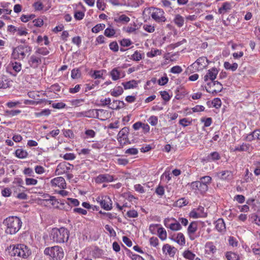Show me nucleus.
I'll list each match as a JSON object with an SVG mask.
<instances>
[{
  "label": "nucleus",
  "mask_w": 260,
  "mask_h": 260,
  "mask_svg": "<svg viewBox=\"0 0 260 260\" xmlns=\"http://www.w3.org/2000/svg\"><path fill=\"white\" fill-rule=\"evenodd\" d=\"M3 223L6 226L5 232L7 234L14 235L17 233L22 226V221L17 216H9L4 220Z\"/></svg>",
  "instance_id": "nucleus-1"
},
{
  "label": "nucleus",
  "mask_w": 260,
  "mask_h": 260,
  "mask_svg": "<svg viewBox=\"0 0 260 260\" xmlns=\"http://www.w3.org/2000/svg\"><path fill=\"white\" fill-rule=\"evenodd\" d=\"M69 235L70 231L67 228L61 227L52 229L50 237L54 242L63 243L68 241Z\"/></svg>",
  "instance_id": "nucleus-2"
},
{
  "label": "nucleus",
  "mask_w": 260,
  "mask_h": 260,
  "mask_svg": "<svg viewBox=\"0 0 260 260\" xmlns=\"http://www.w3.org/2000/svg\"><path fill=\"white\" fill-rule=\"evenodd\" d=\"M8 250L11 256H18L23 258H26L31 253L28 247L23 244L10 245Z\"/></svg>",
  "instance_id": "nucleus-3"
},
{
  "label": "nucleus",
  "mask_w": 260,
  "mask_h": 260,
  "mask_svg": "<svg viewBox=\"0 0 260 260\" xmlns=\"http://www.w3.org/2000/svg\"><path fill=\"white\" fill-rule=\"evenodd\" d=\"M44 253L49 256L53 260H61L64 256L63 250L59 246L46 247L44 249Z\"/></svg>",
  "instance_id": "nucleus-4"
},
{
  "label": "nucleus",
  "mask_w": 260,
  "mask_h": 260,
  "mask_svg": "<svg viewBox=\"0 0 260 260\" xmlns=\"http://www.w3.org/2000/svg\"><path fill=\"white\" fill-rule=\"evenodd\" d=\"M31 51V48L28 45H19L13 49L12 56L15 59L21 60L26 55L30 54Z\"/></svg>",
  "instance_id": "nucleus-5"
},
{
  "label": "nucleus",
  "mask_w": 260,
  "mask_h": 260,
  "mask_svg": "<svg viewBox=\"0 0 260 260\" xmlns=\"http://www.w3.org/2000/svg\"><path fill=\"white\" fill-rule=\"evenodd\" d=\"M150 13L152 19L157 23H161L167 21L165 15V13L161 9L151 8Z\"/></svg>",
  "instance_id": "nucleus-6"
},
{
  "label": "nucleus",
  "mask_w": 260,
  "mask_h": 260,
  "mask_svg": "<svg viewBox=\"0 0 260 260\" xmlns=\"http://www.w3.org/2000/svg\"><path fill=\"white\" fill-rule=\"evenodd\" d=\"M129 131L128 127H124L119 132L117 135V140L120 146L123 147L126 144L128 140Z\"/></svg>",
  "instance_id": "nucleus-7"
},
{
  "label": "nucleus",
  "mask_w": 260,
  "mask_h": 260,
  "mask_svg": "<svg viewBox=\"0 0 260 260\" xmlns=\"http://www.w3.org/2000/svg\"><path fill=\"white\" fill-rule=\"evenodd\" d=\"M96 201L101 207L107 211L110 210L112 208V201L108 196L99 197Z\"/></svg>",
  "instance_id": "nucleus-8"
},
{
  "label": "nucleus",
  "mask_w": 260,
  "mask_h": 260,
  "mask_svg": "<svg viewBox=\"0 0 260 260\" xmlns=\"http://www.w3.org/2000/svg\"><path fill=\"white\" fill-rule=\"evenodd\" d=\"M190 187L192 190L201 193L206 192L208 189V187L204 185L200 180L191 182Z\"/></svg>",
  "instance_id": "nucleus-9"
},
{
  "label": "nucleus",
  "mask_w": 260,
  "mask_h": 260,
  "mask_svg": "<svg viewBox=\"0 0 260 260\" xmlns=\"http://www.w3.org/2000/svg\"><path fill=\"white\" fill-rule=\"evenodd\" d=\"M50 184L52 187H58L60 189L66 188V182L64 179L62 177H57L52 179L50 181Z\"/></svg>",
  "instance_id": "nucleus-10"
},
{
  "label": "nucleus",
  "mask_w": 260,
  "mask_h": 260,
  "mask_svg": "<svg viewBox=\"0 0 260 260\" xmlns=\"http://www.w3.org/2000/svg\"><path fill=\"white\" fill-rule=\"evenodd\" d=\"M218 73V70L215 68H212L209 70L204 77V81L205 82L209 83L208 81L213 82L216 79Z\"/></svg>",
  "instance_id": "nucleus-11"
},
{
  "label": "nucleus",
  "mask_w": 260,
  "mask_h": 260,
  "mask_svg": "<svg viewBox=\"0 0 260 260\" xmlns=\"http://www.w3.org/2000/svg\"><path fill=\"white\" fill-rule=\"evenodd\" d=\"M207 84L210 86V89L209 90L207 89V91L213 94L221 91L222 89V84L217 81L210 82L207 83Z\"/></svg>",
  "instance_id": "nucleus-12"
},
{
  "label": "nucleus",
  "mask_w": 260,
  "mask_h": 260,
  "mask_svg": "<svg viewBox=\"0 0 260 260\" xmlns=\"http://www.w3.org/2000/svg\"><path fill=\"white\" fill-rule=\"evenodd\" d=\"M208 60L206 57L203 56L199 58L192 64V66L196 67V65L198 66L197 70L201 71L206 68L208 65Z\"/></svg>",
  "instance_id": "nucleus-13"
},
{
  "label": "nucleus",
  "mask_w": 260,
  "mask_h": 260,
  "mask_svg": "<svg viewBox=\"0 0 260 260\" xmlns=\"http://www.w3.org/2000/svg\"><path fill=\"white\" fill-rule=\"evenodd\" d=\"M217 177L222 180L231 181L233 179V174L231 171L225 170L218 172L216 174Z\"/></svg>",
  "instance_id": "nucleus-14"
},
{
  "label": "nucleus",
  "mask_w": 260,
  "mask_h": 260,
  "mask_svg": "<svg viewBox=\"0 0 260 260\" xmlns=\"http://www.w3.org/2000/svg\"><path fill=\"white\" fill-rule=\"evenodd\" d=\"M165 225L167 228L170 229L172 231H178L181 230V226L180 224L175 221L174 219H165Z\"/></svg>",
  "instance_id": "nucleus-15"
},
{
  "label": "nucleus",
  "mask_w": 260,
  "mask_h": 260,
  "mask_svg": "<svg viewBox=\"0 0 260 260\" xmlns=\"http://www.w3.org/2000/svg\"><path fill=\"white\" fill-rule=\"evenodd\" d=\"M41 62V57L35 53L32 55L28 60V63L30 67L34 69L37 68Z\"/></svg>",
  "instance_id": "nucleus-16"
},
{
  "label": "nucleus",
  "mask_w": 260,
  "mask_h": 260,
  "mask_svg": "<svg viewBox=\"0 0 260 260\" xmlns=\"http://www.w3.org/2000/svg\"><path fill=\"white\" fill-rule=\"evenodd\" d=\"M253 149V147L249 143H243L241 145L236 146L233 150V151H246L248 153H251Z\"/></svg>",
  "instance_id": "nucleus-17"
},
{
  "label": "nucleus",
  "mask_w": 260,
  "mask_h": 260,
  "mask_svg": "<svg viewBox=\"0 0 260 260\" xmlns=\"http://www.w3.org/2000/svg\"><path fill=\"white\" fill-rule=\"evenodd\" d=\"M114 180L113 176L108 174H100L95 178V182L97 183H102L103 182H111Z\"/></svg>",
  "instance_id": "nucleus-18"
},
{
  "label": "nucleus",
  "mask_w": 260,
  "mask_h": 260,
  "mask_svg": "<svg viewBox=\"0 0 260 260\" xmlns=\"http://www.w3.org/2000/svg\"><path fill=\"white\" fill-rule=\"evenodd\" d=\"M162 250L164 254L168 255L170 257H174L177 251V249L176 248L168 244L164 245Z\"/></svg>",
  "instance_id": "nucleus-19"
},
{
  "label": "nucleus",
  "mask_w": 260,
  "mask_h": 260,
  "mask_svg": "<svg viewBox=\"0 0 260 260\" xmlns=\"http://www.w3.org/2000/svg\"><path fill=\"white\" fill-rule=\"evenodd\" d=\"M70 170V167L68 166L66 162H62L58 164L55 170V174L57 175H60L67 173Z\"/></svg>",
  "instance_id": "nucleus-20"
},
{
  "label": "nucleus",
  "mask_w": 260,
  "mask_h": 260,
  "mask_svg": "<svg viewBox=\"0 0 260 260\" xmlns=\"http://www.w3.org/2000/svg\"><path fill=\"white\" fill-rule=\"evenodd\" d=\"M105 113L106 112L100 110H96L95 109H90L88 111H83V116L88 118H96L98 117L99 114L101 115V113Z\"/></svg>",
  "instance_id": "nucleus-21"
},
{
  "label": "nucleus",
  "mask_w": 260,
  "mask_h": 260,
  "mask_svg": "<svg viewBox=\"0 0 260 260\" xmlns=\"http://www.w3.org/2000/svg\"><path fill=\"white\" fill-rule=\"evenodd\" d=\"M121 74L122 71L119 68H115L110 72V76L113 81H117L124 77V75L121 76Z\"/></svg>",
  "instance_id": "nucleus-22"
},
{
  "label": "nucleus",
  "mask_w": 260,
  "mask_h": 260,
  "mask_svg": "<svg viewBox=\"0 0 260 260\" xmlns=\"http://www.w3.org/2000/svg\"><path fill=\"white\" fill-rule=\"evenodd\" d=\"M114 21L117 23L126 24L130 21V18L125 15L122 14L115 16Z\"/></svg>",
  "instance_id": "nucleus-23"
},
{
  "label": "nucleus",
  "mask_w": 260,
  "mask_h": 260,
  "mask_svg": "<svg viewBox=\"0 0 260 260\" xmlns=\"http://www.w3.org/2000/svg\"><path fill=\"white\" fill-rule=\"evenodd\" d=\"M216 229L220 233H224L225 231V224L222 218H219L215 222Z\"/></svg>",
  "instance_id": "nucleus-24"
},
{
  "label": "nucleus",
  "mask_w": 260,
  "mask_h": 260,
  "mask_svg": "<svg viewBox=\"0 0 260 260\" xmlns=\"http://www.w3.org/2000/svg\"><path fill=\"white\" fill-rule=\"evenodd\" d=\"M11 81L5 76H0V89L7 88L11 85Z\"/></svg>",
  "instance_id": "nucleus-25"
},
{
  "label": "nucleus",
  "mask_w": 260,
  "mask_h": 260,
  "mask_svg": "<svg viewBox=\"0 0 260 260\" xmlns=\"http://www.w3.org/2000/svg\"><path fill=\"white\" fill-rule=\"evenodd\" d=\"M232 9V5L230 3L226 2L222 4V6L218 9V13L220 14H224Z\"/></svg>",
  "instance_id": "nucleus-26"
},
{
  "label": "nucleus",
  "mask_w": 260,
  "mask_h": 260,
  "mask_svg": "<svg viewBox=\"0 0 260 260\" xmlns=\"http://www.w3.org/2000/svg\"><path fill=\"white\" fill-rule=\"evenodd\" d=\"M220 159V156L218 152L215 151L210 153L206 157L205 160L208 162H211Z\"/></svg>",
  "instance_id": "nucleus-27"
},
{
  "label": "nucleus",
  "mask_w": 260,
  "mask_h": 260,
  "mask_svg": "<svg viewBox=\"0 0 260 260\" xmlns=\"http://www.w3.org/2000/svg\"><path fill=\"white\" fill-rule=\"evenodd\" d=\"M121 84L123 86L124 89L127 90L136 87L138 83L136 80H132L127 82H122Z\"/></svg>",
  "instance_id": "nucleus-28"
},
{
  "label": "nucleus",
  "mask_w": 260,
  "mask_h": 260,
  "mask_svg": "<svg viewBox=\"0 0 260 260\" xmlns=\"http://www.w3.org/2000/svg\"><path fill=\"white\" fill-rule=\"evenodd\" d=\"M14 154L16 157L20 159L26 158L28 155L27 152L21 148L16 149Z\"/></svg>",
  "instance_id": "nucleus-29"
},
{
  "label": "nucleus",
  "mask_w": 260,
  "mask_h": 260,
  "mask_svg": "<svg viewBox=\"0 0 260 260\" xmlns=\"http://www.w3.org/2000/svg\"><path fill=\"white\" fill-rule=\"evenodd\" d=\"M46 196L49 198V199H46V202H49V203L51 204L52 205V206H53L55 208H59V202L56 199L55 197L51 196L48 194L44 195V198H46Z\"/></svg>",
  "instance_id": "nucleus-30"
},
{
  "label": "nucleus",
  "mask_w": 260,
  "mask_h": 260,
  "mask_svg": "<svg viewBox=\"0 0 260 260\" xmlns=\"http://www.w3.org/2000/svg\"><path fill=\"white\" fill-rule=\"evenodd\" d=\"M206 251L208 253L214 254L216 252L217 249L213 243L212 242H208L205 244Z\"/></svg>",
  "instance_id": "nucleus-31"
},
{
  "label": "nucleus",
  "mask_w": 260,
  "mask_h": 260,
  "mask_svg": "<svg viewBox=\"0 0 260 260\" xmlns=\"http://www.w3.org/2000/svg\"><path fill=\"white\" fill-rule=\"evenodd\" d=\"M9 69H12L13 70V71L16 73H17L19 72L22 69V66L21 63L14 61V62H11L9 64Z\"/></svg>",
  "instance_id": "nucleus-32"
},
{
  "label": "nucleus",
  "mask_w": 260,
  "mask_h": 260,
  "mask_svg": "<svg viewBox=\"0 0 260 260\" xmlns=\"http://www.w3.org/2000/svg\"><path fill=\"white\" fill-rule=\"evenodd\" d=\"M124 103L123 101L114 100L111 104L110 108L112 109H119L124 107Z\"/></svg>",
  "instance_id": "nucleus-33"
},
{
  "label": "nucleus",
  "mask_w": 260,
  "mask_h": 260,
  "mask_svg": "<svg viewBox=\"0 0 260 260\" xmlns=\"http://www.w3.org/2000/svg\"><path fill=\"white\" fill-rule=\"evenodd\" d=\"M65 202L68 206V208L66 209L67 211L71 209V207H70L71 204L74 206H78L79 205V201L76 199L68 198L67 200Z\"/></svg>",
  "instance_id": "nucleus-34"
},
{
  "label": "nucleus",
  "mask_w": 260,
  "mask_h": 260,
  "mask_svg": "<svg viewBox=\"0 0 260 260\" xmlns=\"http://www.w3.org/2000/svg\"><path fill=\"white\" fill-rule=\"evenodd\" d=\"M225 256L228 260H240L239 255L232 251L226 252Z\"/></svg>",
  "instance_id": "nucleus-35"
},
{
  "label": "nucleus",
  "mask_w": 260,
  "mask_h": 260,
  "mask_svg": "<svg viewBox=\"0 0 260 260\" xmlns=\"http://www.w3.org/2000/svg\"><path fill=\"white\" fill-rule=\"evenodd\" d=\"M174 241L181 246H183L185 244V237L184 235L181 233H179L177 234L176 237L174 239Z\"/></svg>",
  "instance_id": "nucleus-36"
},
{
  "label": "nucleus",
  "mask_w": 260,
  "mask_h": 260,
  "mask_svg": "<svg viewBox=\"0 0 260 260\" xmlns=\"http://www.w3.org/2000/svg\"><path fill=\"white\" fill-rule=\"evenodd\" d=\"M197 230V224L196 222H192L190 223L188 227L187 232L188 234L190 236L191 234H194ZM191 240H193L194 238H192L190 236Z\"/></svg>",
  "instance_id": "nucleus-37"
},
{
  "label": "nucleus",
  "mask_w": 260,
  "mask_h": 260,
  "mask_svg": "<svg viewBox=\"0 0 260 260\" xmlns=\"http://www.w3.org/2000/svg\"><path fill=\"white\" fill-rule=\"evenodd\" d=\"M123 92V90L122 87L119 86L115 87L112 90H111V94L113 96H118L122 94Z\"/></svg>",
  "instance_id": "nucleus-38"
},
{
  "label": "nucleus",
  "mask_w": 260,
  "mask_h": 260,
  "mask_svg": "<svg viewBox=\"0 0 260 260\" xmlns=\"http://www.w3.org/2000/svg\"><path fill=\"white\" fill-rule=\"evenodd\" d=\"M175 23L179 27H182L184 24V18L179 14L175 16L174 19Z\"/></svg>",
  "instance_id": "nucleus-39"
},
{
  "label": "nucleus",
  "mask_w": 260,
  "mask_h": 260,
  "mask_svg": "<svg viewBox=\"0 0 260 260\" xmlns=\"http://www.w3.org/2000/svg\"><path fill=\"white\" fill-rule=\"evenodd\" d=\"M223 66L225 69L231 70L232 71H235L238 67V65L237 63L231 64L228 61L224 62Z\"/></svg>",
  "instance_id": "nucleus-40"
},
{
  "label": "nucleus",
  "mask_w": 260,
  "mask_h": 260,
  "mask_svg": "<svg viewBox=\"0 0 260 260\" xmlns=\"http://www.w3.org/2000/svg\"><path fill=\"white\" fill-rule=\"evenodd\" d=\"M5 113L6 115L10 117H14L17 116L21 113V111L20 110H5Z\"/></svg>",
  "instance_id": "nucleus-41"
},
{
  "label": "nucleus",
  "mask_w": 260,
  "mask_h": 260,
  "mask_svg": "<svg viewBox=\"0 0 260 260\" xmlns=\"http://www.w3.org/2000/svg\"><path fill=\"white\" fill-rule=\"evenodd\" d=\"M44 41V44L45 45H48L49 44V41L48 40V38L47 36H45L43 37L41 36H39L38 37L37 42L40 44L41 45H42L43 44V42Z\"/></svg>",
  "instance_id": "nucleus-42"
},
{
  "label": "nucleus",
  "mask_w": 260,
  "mask_h": 260,
  "mask_svg": "<svg viewBox=\"0 0 260 260\" xmlns=\"http://www.w3.org/2000/svg\"><path fill=\"white\" fill-rule=\"evenodd\" d=\"M144 55L141 54L139 51H136L134 53L131 55L129 58L131 60L138 61L142 59Z\"/></svg>",
  "instance_id": "nucleus-43"
},
{
  "label": "nucleus",
  "mask_w": 260,
  "mask_h": 260,
  "mask_svg": "<svg viewBox=\"0 0 260 260\" xmlns=\"http://www.w3.org/2000/svg\"><path fill=\"white\" fill-rule=\"evenodd\" d=\"M104 34L108 38H112L115 34V30L113 27L110 26L105 30Z\"/></svg>",
  "instance_id": "nucleus-44"
},
{
  "label": "nucleus",
  "mask_w": 260,
  "mask_h": 260,
  "mask_svg": "<svg viewBox=\"0 0 260 260\" xmlns=\"http://www.w3.org/2000/svg\"><path fill=\"white\" fill-rule=\"evenodd\" d=\"M102 254H103L102 250L100 249V248H99L98 247H94L91 252L92 256L95 258L100 257V256H101L102 255Z\"/></svg>",
  "instance_id": "nucleus-45"
},
{
  "label": "nucleus",
  "mask_w": 260,
  "mask_h": 260,
  "mask_svg": "<svg viewBox=\"0 0 260 260\" xmlns=\"http://www.w3.org/2000/svg\"><path fill=\"white\" fill-rule=\"evenodd\" d=\"M157 233L158 236L160 239L164 240L167 238V232L166 230L162 228H159L157 229Z\"/></svg>",
  "instance_id": "nucleus-46"
},
{
  "label": "nucleus",
  "mask_w": 260,
  "mask_h": 260,
  "mask_svg": "<svg viewBox=\"0 0 260 260\" xmlns=\"http://www.w3.org/2000/svg\"><path fill=\"white\" fill-rule=\"evenodd\" d=\"M183 256L186 259L193 260L194 258L196 255L191 251L187 250L184 251L183 253Z\"/></svg>",
  "instance_id": "nucleus-47"
},
{
  "label": "nucleus",
  "mask_w": 260,
  "mask_h": 260,
  "mask_svg": "<svg viewBox=\"0 0 260 260\" xmlns=\"http://www.w3.org/2000/svg\"><path fill=\"white\" fill-rule=\"evenodd\" d=\"M105 27V25L103 23H100L96 24L92 28L91 31L93 33H98L101 30H102Z\"/></svg>",
  "instance_id": "nucleus-48"
},
{
  "label": "nucleus",
  "mask_w": 260,
  "mask_h": 260,
  "mask_svg": "<svg viewBox=\"0 0 260 260\" xmlns=\"http://www.w3.org/2000/svg\"><path fill=\"white\" fill-rule=\"evenodd\" d=\"M107 0H97L96 1V7L97 8L102 11L105 10L106 6V2Z\"/></svg>",
  "instance_id": "nucleus-49"
},
{
  "label": "nucleus",
  "mask_w": 260,
  "mask_h": 260,
  "mask_svg": "<svg viewBox=\"0 0 260 260\" xmlns=\"http://www.w3.org/2000/svg\"><path fill=\"white\" fill-rule=\"evenodd\" d=\"M161 54V50L159 49L151 50V51L147 53V56L148 57H153L157 55H160Z\"/></svg>",
  "instance_id": "nucleus-50"
},
{
  "label": "nucleus",
  "mask_w": 260,
  "mask_h": 260,
  "mask_svg": "<svg viewBox=\"0 0 260 260\" xmlns=\"http://www.w3.org/2000/svg\"><path fill=\"white\" fill-rule=\"evenodd\" d=\"M200 181L202 183L208 187V185L211 183L212 181V178L209 176H205L200 178Z\"/></svg>",
  "instance_id": "nucleus-51"
},
{
  "label": "nucleus",
  "mask_w": 260,
  "mask_h": 260,
  "mask_svg": "<svg viewBox=\"0 0 260 260\" xmlns=\"http://www.w3.org/2000/svg\"><path fill=\"white\" fill-rule=\"evenodd\" d=\"M35 53L37 55L41 54L42 55H46L49 52L46 48L41 47L37 48Z\"/></svg>",
  "instance_id": "nucleus-52"
},
{
  "label": "nucleus",
  "mask_w": 260,
  "mask_h": 260,
  "mask_svg": "<svg viewBox=\"0 0 260 260\" xmlns=\"http://www.w3.org/2000/svg\"><path fill=\"white\" fill-rule=\"evenodd\" d=\"M81 77V72L79 69H74L71 71V77L73 79H78Z\"/></svg>",
  "instance_id": "nucleus-53"
},
{
  "label": "nucleus",
  "mask_w": 260,
  "mask_h": 260,
  "mask_svg": "<svg viewBox=\"0 0 260 260\" xmlns=\"http://www.w3.org/2000/svg\"><path fill=\"white\" fill-rule=\"evenodd\" d=\"M147 120L152 126H155L158 123V118L154 115L151 116Z\"/></svg>",
  "instance_id": "nucleus-54"
},
{
  "label": "nucleus",
  "mask_w": 260,
  "mask_h": 260,
  "mask_svg": "<svg viewBox=\"0 0 260 260\" xmlns=\"http://www.w3.org/2000/svg\"><path fill=\"white\" fill-rule=\"evenodd\" d=\"M98 110L100 111H103L106 112L105 113H101V115L99 114L98 115V117H96L97 118L101 120H104L108 118L109 113L107 110H104V109H99Z\"/></svg>",
  "instance_id": "nucleus-55"
},
{
  "label": "nucleus",
  "mask_w": 260,
  "mask_h": 260,
  "mask_svg": "<svg viewBox=\"0 0 260 260\" xmlns=\"http://www.w3.org/2000/svg\"><path fill=\"white\" fill-rule=\"evenodd\" d=\"M21 104V103L19 101H9L6 104V106L9 108H13Z\"/></svg>",
  "instance_id": "nucleus-56"
},
{
  "label": "nucleus",
  "mask_w": 260,
  "mask_h": 260,
  "mask_svg": "<svg viewBox=\"0 0 260 260\" xmlns=\"http://www.w3.org/2000/svg\"><path fill=\"white\" fill-rule=\"evenodd\" d=\"M190 217L193 218H199L202 217L201 213L198 212L196 209L192 210L189 213Z\"/></svg>",
  "instance_id": "nucleus-57"
},
{
  "label": "nucleus",
  "mask_w": 260,
  "mask_h": 260,
  "mask_svg": "<svg viewBox=\"0 0 260 260\" xmlns=\"http://www.w3.org/2000/svg\"><path fill=\"white\" fill-rule=\"evenodd\" d=\"M155 192L160 197H162L165 193V189L162 186L159 185L155 189Z\"/></svg>",
  "instance_id": "nucleus-58"
},
{
  "label": "nucleus",
  "mask_w": 260,
  "mask_h": 260,
  "mask_svg": "<svg viewBox=\"0 0 260 260\" xmlns=\"http://www.w3.org/2000/svg\"><path fill=\"white\" fill-rule=\"evenodd\" d=\"M126 215L129 218H136L138 216V213L136 210H131L127 212Z\"/></svg>",
  "instance_id": "nucleus-59"
},
{
  "label": "nucleus",
  "mask_w": 260,
  "mask_h": 260,
  "mask_svg": "<svg viewBox=\"0 0 260 260\" xmlns=\"http://www.w3.org/2000/svg\"><path fill=\"white\" fill-rule=\"evenodd\" d=\"M50 114V110L49 109H44L40 112L36 113V116L37 117H40L42 116H48Z\"/></svg>",
  "instance_id": "nucleus-60"
},
{
  "label": "nucleus",
  "mask_w": 260,
  "mask_h": 260,
  "mask_svg": "<svg viewBox=\"0 0 260 260\" xmlns=\"http://www.w3.org/2000/svg\"><path fill=\"white\" fill-rule=\"evenodd\" d=\"M182 71L181 67L179 66L173 67L170 70V72L174 74H179L181 73Z\"/></svg>",
  "instance_id": "nucleus-61"
},
{
  "label": "nucleus",
  "mask_w": 260,
  "mask_h": 260,
  "mask_svg": "<svg viewBox=\"0 0 260 260\" xmlns=\"http://www.w3.org/2000/svg\"><path fill=\"white\" fill-rule=\"evenodd\" d=\"M212 104L214 107L218 108L221 105V101L220 99L216 98L213 100Z\"/></svg>",
  "instance_id": "nucleus-62"
},
{
  "label": "nucleus",
  "mask_w": 260,
  "mask_h": 260,
  "mask_svg": "<svg viewBox=\"0 0 260 260\" xmlns=\"http://www.w3.org/2000/svg\"><path fill=\"white\" fill-rule=\"evenodd\" d=\"M160 178L161 180H165L167 182H168L171 179L170 173L169 172H167L166 171L161 175Z\"/></svg>",
  "instance_id": "nucleus-63"
},
{
  "label": "nucleus",
  "mask_w": 260,
  "mask_h": 260,
  "mask_svg": "<svg viewBox=\"0 0 260 260\" xmlns=\"http://www.w3.org/2000/svg\"><path fill=\"white\" fill-rule=\"evenodd\" d=\"M110 49L114 52H117L119 49L118 44L116 42H112L109 44Z\"/></svg>",
  "instance_id": "nucleus-64"
}]
</instances>
